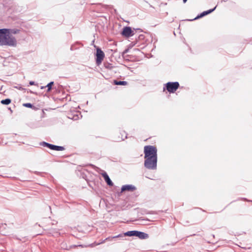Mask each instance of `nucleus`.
I'll return each mask as SVG.
<instances>
[{"label":"nucleus","instance_id":"nucleus-7","mask_svg":"<svg viewBox=\"0 0 252 252\" xmlns=\"http://www.w3.org/2000/svg\"><path fill=\"white\" fill-rule=\"evenodd\" d=\"M118 238H123V234H119L118 235H116V236H115L113 237H109L106 238L105 239L102 240L101 242H100L99 243H96L95 242H94V243H92L90 245V246L91 247H94L98 245L99 244H103L106 241H112L114 240V239Z\"/></svg>","mask_w":252,"mask_h":252},{"label":"nucleus","instance_id":"nucleus-22","mask_svg":"<svg viewBox=\"0 0 252 252\" xmlns=\"http://www.w3.org/2000/svg\"><path fill=\"white\" fill-rule=\"evenodd\" d=\"M188 0H183L184 3H186Z\"/></svg>","mask_w":252,"mask_h":252},{"label":"nucleus","instance_id":"nucleus-4","mask_svg":"<svg viewBox=\"0 0 252 252\" xmlns=\"http://www.w3.org/2000/svg\"><path fill=\"white\" fill-rule=\"evenodd\" d=\"M122 234L123 235V237L126 236H136L141 239H147L149 237L148 234L136 230L129 231Z\"/></svg>","mask_w":252,"mask_h":252},{"label":"nucleus","instance_id":"nucleus-24","mask_svg":"<svg viewBox=\"0 0 252 252\" xmlns=\"http://www.w3.org/2000/svg\"><path fill=\"white\" fill-rule=\"evenodd\" d=\"M9 110H10L11 112H12V111L11 110L10 108H9Z\"/></svg>","mask_w":252,"mask_h":252},{"label":"nucleus","instance_id":"nucleus-10","mask_svg":"<svg viewBox=\"0 0 252 252\" xmlns=\"http://www.w3.org/2000/svg\"><path fill=\"white\" fill-rule=\"evenodd\" d=\"M216 8V7H215L213 9H209L208 10L203 11L200 15H198L196 17H195L193 20H196L197 19L201 18V17H202L203 16H205L206 15H207L212 13L213 11H214L215 10Z\"/></svg>","mask_w":252,"mask_h":252},{"label":"nucleus","instance_id":"nucleus-9","mask_svg":"<svg viewBox=\"0 0 252 252\" xmlns=\"http://www.w3.org/2000/svg\"><path fill=\"white\" fill-rule=\"evenodd\" d=\"M136 189V187L132 185H126L122 186L121 188V191L123 192L125 191H134Z\"/></svg>","mask_w":252,"mask_h":252},{"label":"nucleus","instance_id":"nucleus-5","mask_svg":"<svg viewBox=\"0 0 252 252\" xmlns=\"http://www.w3.org/2000/svg\"><path fill=\"white\" fill-rule=\"evenodd\" d=\"M165 85L166 90L170 93H174L179 87V83L178 82H169Z\"/></svg>","mask_w":252,"mask_h":252},{"label":"nucleus","instance_id":"nucleus-20","mask_svg":"<svg viewBox=\"0 0 252 252\" xmlns=\"http://www.w3.org/2000/svg\"><path fill=\"white\" fill-rule=\"evenodd\" d=\"M23 105L28 108H32V105L30 103H24Z\"/></svg>","mask_w":252,"mask_h":252},{"label":"nucleus","instance_id":"nucleus-8","mask_svg":"<svg viewBox=\"0 0 252 252\" xmlns=\"http://www.w3.org/2000/svg\"><path fill=\"white\" fill-rule=\"evenodd\" d=\"M123 35L129 37L134 35V31H132L130 27H126L123 28V30L122 32Z\"/></svg>","mask_w":252,"mask_h":252},{"label":"nucleus","instance_id":"nucleus-19","mask_svg":"<svg viewBox=\"0 0 252 252\" xmlns=\"http://www.w3.org/2000/svg\"><path fill=\"white\" fill-rule=\"evenodd\" d=\"M80 115V114H76L74 115L73 117H70V116H68V118L70 119H74L75 120H77L79 118V116Z\"/></svg>","mask_w":252,"mask_h":252},{"label":"nucleus","instance_id":"nucleus-14","mask_svg":"<svg viewBox=\"0 0 252 252\" xmlns=\"http://www.w3.org/2000/svg\"><path fill=\"white\" fill-rule=\"evenodd\" d=\"M8 31L7 32V33L9 34H16L19 32V30L17 29H8Z\"/></svg>","mask_w":252,"mask_h":252},{"label":"nucleus","instance_id":"nucleus-11","mask_svg":"<svg viewBox=\"0 0 252 252\" xmlns=\"http://www.w3.org/2000/svg\"><path fill=\"white\" fill-rule=\"evenodd\" d=\"M49 148L51 150L58 151H63L64 150V148L63 146L54 145L51 144H50Z\"/></svg>","mask_w":252,"mask_h":252},{"label":"nucleus","instance_id":"nucleus-13","mask_svg":"<svg viewBox=\"0 0 252 252\" xmlns=\"http://www.w3.org/2000/svg\"><path fill=\"white\" fill-rule=\"evenodd\" d=\"M114 84L116 85H123L126 86L127 85L128 83L125 81H117L114 80Z\"/></svg>","mask_w":252,"mask_h":252},{"label":"nucleus","instance_id":"nucleus-16","mask_svg":"<svg viewBox=\"0 0 252 252\" xmlns=\"http://www.w3.org/2000/svg\"><path fill=\"white\" fill-rule=\"evenodd\" d=\"M104 66L105 68L109 69H112L113 67L112 64L109 63H104Z\"/></svg>","mask_w":252,"mask_h":252},{"label":"nucleus","instance_id":"nucleus-15","mask_svg":"<svg viewBox=\"0 0 252 252\" xmlns=\"http://www.w3.org/2000/svg\"><path fill=\"white\" fill-rule=\"evenodd\" d=\"M11 99L9 98H6L1 100L0 102L1 104L4 105H8L11 103Z\"/></svg>","mask_w":252,"mask_h":252},{"label":"nucleus","instance_id":"nucleus-23","mask_svg":"<svg viewBox=\"0 0 252 252\" xmlns=\"http://www.w3.org/2000/svg\"><path fill=\"white\" fill-rule=\"evenodd\" d=\"M45 87H46V86H45V87L42 86V87H41V89H43L45 88Z\"/></svg>","mask_w":252,"mask_h":252},{"label":"nucleus","instance_id":"nucleus-3","mask_svg":"<svg viewBox=\"0 0 252 252\" xmlns=\"http://www.w3.org/2000/svg\"><path fill=\"white\" fill-rule=\"evenodd\" d=\"M144 166L151 170H155L157 168L158 157H149L144 158Z\"/></svg>","mask_w":252,"mask_h":252},{"label":"nucleus","instance_id":"nucleus-6","mask_svg":"<svg viewBox=\"0 0 252 252\" xmlns=\"http://www.w3.org/2000/svg\"><path fill=\"white\" fill-rule=\"evenodd\" d=\"M96 63L100 64L104 58V53L99 48H97L96 53Z\"/></svg>","mask_w":252,"mask_h":252},{"label":"nucleus","instance_id":"nucleus-1","mask_svg":"<svg viewBox=\"0 0 252 252\" xmlns=\"http://www.w3.org/2000/svg\"><path fill=\"white\" fill-rule=\"evenodd\" d=\"M8 31L7 29H0V45L16 47L17 40L13 35L7 33Z\"/></svg>","mask_w":252,"mask_h":252},{"label":"nucleus","instance_id":"nucleus-2","mask_svg":"<svg viewBox=\"0 0 252 252\" xmlns=\"http://www.w3.org/2000/svg\"><path fill=\"white\" fill-rule=\"evenodd\" d=\"M144 158L149 157H158L157 156V149L156 147L147 145L144 147Z\"/></svg>","mask_w":252,"mask_h":252},{"label":"nucleus","instance_id":"nucleus-21","mask_svg":"<svg viewBox=\"0 0 252 252\" xmlns=\"http://www.w3.org/2000/svg\"><path fill=\"white\" fill-rule=\"evenodd\" d=\"M29 84H30V85H34V84H34V82L32 81H30V82H29Z\"/></svg>","mask_w":252,"mask_h":252},{"label":"nucleus","instance_id":"nucleus-12","mask_svg":"<svg viewBox=\"0 0 252 252\" xmlns=\"http://www.w3.org/2000/svg\"><path fill=\"white\" fill-rule=\"evenodd\" d=\"M102 176L103 177L105 182L107 183V185L109 186H113V183L109 178V176L106 172H104L102 174Z\"/></svg>","mask_w":252,"mask_h":252},{"label":"nucleus","instance_id":"nucleus-17","mask_svg":"<svg viewBox=\"0 0 252 252\" xmlns=\"http://www.w3.org/2000/svg\"><path fill=\"white\" fill-rule=\"evenodd\" d=\"M53 84H54V82H51L47 85V86L46 87L48 88L47 92L50 91V90H51V88H52V86L53 85Z\"/></svg>","mask_w":252,"mask_h":252},{"label":"nucleus","instance_id":"nucleus-18","mask_svg":"<svg viewBox=\"0 0 252 252\" xmlns=\"http://www.w3.org/2000/svg\"><path fill=\"white\" fill-rule=\"evenodd\" d=\"M40 144L41 146H42L43 147H48V148H49V146L50 145L49 143L45 142H42L40 143Z\"/></svg>","mask_w":252,"mask_h":252}]
</instances>
